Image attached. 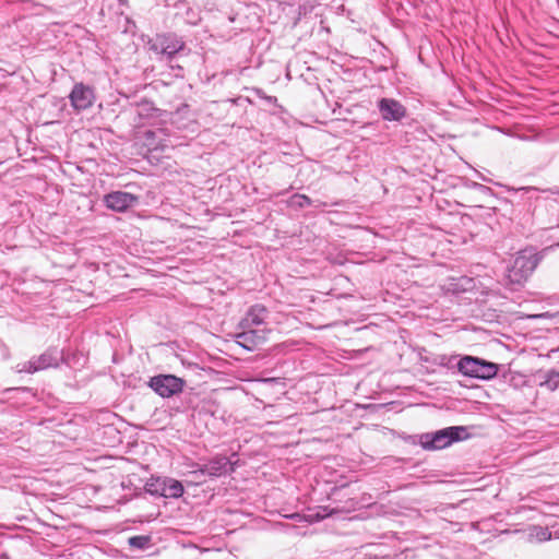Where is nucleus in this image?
Instances as JSON below:
<instances>
[{
  "label": "nucleus",
  "instance_id": "1",
  "mask_svg": "<svg viewBox=\"0 0 559 559\" xmlns=\"http://www.w3.org/2000/svg\"><path fill=\"white\" fill-rule=\"evenodd\" d=\"M442 289L445 296L455 299L459 304L475 302L484 306L483 311L499 312L500 314L508 312L513 314L512 311L503 308L510 304L506 297H501L492 289H479L477 287V281L473 277L465 275L449 277L442 285Z\"/></svg>",
  "mask_w": 559,
  "mask_h": 559
},
{
  "label": "nucleus",
  "instance_id": "2",
  "mask_svg": "<svg viewBox=\"0 0 559 559\" xmlns=\"http://www.w3.org/2000/svg\"><path fill=\"white\" fill-rule=\"evenodd\" d=\"M542 259V253L536 252L532 248H526L518 252L507 271L509 283L516 285L523 284L532 275Z\"/></svg>",
  "mask_w": 559,
  "mask_h": 559
},
{
  "label": "nucleus",
  "instance_id": "3",
  "mask_svg": "<svg viewBox=\"0 0 559 559\" xmlns=\"http://www.w3.org/2000/svg\"><path fill=\"white\" fill-rule=\"evenodd\" d=\"M467 428L464 426H450L433 432L419 436V443L424 450H441L452 443L468 438Z\"/></svg>",
  "mask_w": 559,
  "mask_h": 559
},
{
  "label": "nucleus",
  "instance_id": "4",
  "mask_svg": "<svg viewBox=\"0 0 559 559\" xmlns=\"http://www.w3.org/2000/svg\"><path fill=\"white\" fill-rule=\"evenodd\" d=\"M60 362L68 364V359L63 350H60L57 347H51L37 357H33L27 361L19 362L15 366V371L19 373H35L47 368H56Z\"/></svg>",
  "mask_w": 559,
  "mask_h": 559
},
{
  "label": "nucleus",
  "instance_id": "5",
  "mask_svg": "<svg viewBox=\"0 0 559 559\" xmlns=\"http://www.w3.org/2000/svg\"><path fill=\"white\" fill-rule=\"evenodd\" d=\"M146 45L151 51L166 56L167 59H173L186 48L183 39L175 33L156 34L147 39Z\"/></svg>",
  "mask_w": 559,
  "mask_h": 559
},
{
  "label": "nucleus",
  "instance_id": "6",
  "mask_svg": "<svg viewBox=\"0 0 559 559\" xmlns=\"http://www.w3.org/2000/svg\"><path fill=\"white\" fill-rule=\"evenodd\" d=\"M457 369L464 376L483 380H489L496 377L498 372L496 364L472 356L461 358L457 362Z\"/></svg>",
  "mask_w": 559,
  "mask_h": 559
},
{
  "label": "nucleus",
  "instance_id": "7",
  "mask_svg": "<svg viewBox=\"0 0 559 559\" xmlns=\"http://www.w3.org/2000/svg\"><path fill=\"white\" fill-rule=\"evenodd\" d=\"M148 386L164 399L182 392L185 380L174 374H157L150 379Z\"/></svg>",
  "mask_w": 559,
  "mask_h": 559
},
{
  "label": "nucleus",
  "instance_id": "8",
  "mask_svg": "<svg viewBox=\"0 0 559 559\" xmlns=\"http://www.w3.org/2000/svg\"><path fill=\"white\" fill-rule=\"evenodd\" d=\"M380 117L386 122H401L407 117V108L397 99L383 97L377 102Z\"/></svg>",
  "mask_w": 559,
  "mask_h": 559
},
{
  "label": "nucleus",
  "instance_id": "9",
  "mask_svg": "<svg viewBox=\"0 0 559 559\" xmlns=\"http://www.w3.org/2000/svg\"><path fill=\"white\" fill-rule=\"evenodd\" d=\"M235 471V463L225 455H216L200 467V474H207L210 478L225 476Z\"/></svg>",
  "mask_w": 559,
  "mask_h": 559
},
{
  "label": "nucleus",
  "instance_id": "10",
  "mask_svg": "<svg viewBox=\"0 0 559 559\" xmlns=\"http://www.w3.org/2000/svg\"><path fill=\"white\" fill-rule=\"evenodd\" d=\"M69 98L75 110H85L92 107L95 100L94 90L83 83H76L74 84Z\"/></svg>",
  "mask_w": 559,
  "mask_h": 559
},
{
  "label": "nucleus",
  "instance_id": "11",
  "mask_svg": "<svg viewBox=\"0 0 559 559\" xmlns=\"http://www.w3.org/2000/svg\"><path fill=\"white\" fill-rule=\"evenodd\" d=\"M168 133L164 128L145 129L139 132V139L147 151H164L167 147Z\"/></svg>",
  "mask_w": 559,
  "mask_h": 559
},
{
  "label": "nucleus",
  "instance_id": "12",
  "mask_svg": "<svg viewBox=\"0 0 559 559\" xmlns=\"http://www.w3.org/2000/svg\"><path fill=\"white\" fill-rule=\"evenodd\" d=\"M139 198L130 192L112 191L104 197L105 205L115 212H124L134 206Z\"/></svg>",
  "mask_w": 559,
  "mask_h": 559
},
{
  "label": "nucleus",
  "instance_id": "13",
  "mask_svg": "<svg viewBox=\"0 0 559 559\" xmlns=\"http://www.w3.org/2000/svg\"><path fill=\"white\" fill-rule=\"evenodd\" d=\"M185 492L183 486L181 481L173 478H167L163 483V487L160 489V496L165 498H180Z\"/></svg>",
  "mask_w": 559,
  "mask_h": 559
},
{
  "label": "nucleus",
  "instance_id": "14",
  "mask_svg": "<svg viewBox=\"0 0 559 559\" xmlns=\"http://www.w3.org/2000/svg\"><path fill=\"white\" fill-rule=\"evenodd\" d=\"M236 337L237 343L245 346L246 348H250V346L247 343L255 345L259 341L264 338L263 336L259 335V332L257 330L242 331L238 333Z\"/></svg>",
  "mask_w": 559,
  "mask_h": 559
},
{
  "label": "nucleus",
  "instance_id": "15",
  "mask_svg": "<svg viewBox=\"0 0 559 559\" xmlns=\"http://www.w3.org/2000/svg\"><path fill=\"white\" fill-rule=\"evenodd\" d=\"M540 386L549 391L559 389V371L554 369L547 371L544 380L540 382Z\"/></svg>",
  "mask_w": 559,
  "mask_h": 559
},
{
  "label": "nucleus",
  "instance_id": "16",
  "mask_svg": "<svg viewBox=\"0 0 559 559\" xmlns=\"http://www.w3.org/2000/svg\"><path fill=\"white\" fill-rule=\"evenodd\" d=\"M312 204V200L306 194H294L288 201V205L294 209H305Z\"/></svg>",
  "mask_w": 559,
  "mask_h": 559
},
{
  "label": "nucleus",
  "instance_id": "17",
  "mask_svg": "<svg viewBox=\"0 0 559 559\" xmlns=\"http://www.w3.org/2000/svg\"><path fill=\"white\" fill-rule=\"evenodd\" d=\"M129 545L133 548L144 550L151 545V537L148 535H135L129 538Z\"/></svg>",
  "mask_w": 559,
  "mask_h": 559
},
{
  "label": "nucleus",
  "instance_id": "18",
  "mask_svg": "<svg viewBox=\"0 0 559 559\" xmlns=\"http://www.w3.org/2000/svg\"><path fill=\"white\" fill-rule=\"evenodd\" d=\"M531 536L538 542H546L551 538V532L547 527L533 526L531 530Z\"/></svg>",
  "mask_w": 559,
  "mask_h": 559
},
{
  "label": "nucleus",
  "instance_id": "19",
  "mask_svg": "<svg viewBox=\"0 0 559 559\" xmlns=\"http://www.w3.org/2000/svg\"><path fill=\"white\" fill-rule=\"evenodd\" d=\"M159 109L155 108L152 103L145 102L138 106L140 117H155Z\"/></svg>",
  "mask_w": 559,
  "mask_h": 559
},
{
  "label": "nucleus",
  "instance_id": "20",
  "mask_svg": "<svg viewBox=\"0 0 559 559\" xmlns=\"http://www.w3.org/2000/svg\"><path fill=\"white\" fill-rule=\"evenodd\" d=\"M199 472L200 468L191 471L189 475L195 484H203L206 480L205 478L207 477V474H200Z\"/></svg>",
  "mask_w": 559,
  "mask_h": 559
},
{
  "label": "nucleus",
  "instance_id": "21",
  "mask_svg": "<svg viewBox=\"0 0 559 559\" xmlns=\"http://www.w3.org/2000/svg\"><path fill=\"white\" fill-rule=\"evenodd\" d=\"M255 94L262 98V99H265L269 104H276L277 103V98L275 96H269L266 95L262 90L260 88H257L255 90Z\"/></svg>",
  "mask_w": 559,
  "mask_h": 559
},
{
  "label": "nucleus",
  "instance_id": "22",
  "mask_svg": "<svg viewBox=\"0 0 559 559\" xmlns=\"http://www.w3.org/2000/svg\"><path fill=\"white\" fill-rule=\"evenodd\" d=\"M262 323H263L262 317H258V316L251 317V324L252 325L259 326Z\"/></svg>",
  "mask_w": 559,
  "mask_h": 559
},
{
  "label": "nucleus",
  "instance_id": "23",
  "mask_svg": "<svg viewBox=\"0 0 559 559\" xmlns=\"http://www.w3.org/2000/svg\"><path fill=\"white\" fill-rule=\"evenodd\" d=\"M514 191H531V190H536L535 188L533 187H521L519 189H513Z\"/></svg>",
  "mask_w": 559,
  "mask_h": 559
},
{
  "label": "nucleus",
  "instance_id": "24",
  "mask_svg": "<svg viewBox=\"0 0 559 559\" xmlns=\"http://www.w3.org/2000/svg\"><path fill=\"white\" fill-rule=\"evenodd\" d=\"M255 308H257V306L251 307V308L248 310L247 314H248V316L255 314V313H254V312H255Z\"/></svg>",
  "mask_w": 559,
  "mask_h": 559
},
{
  "label": "nucleus",
  "instance_id": "25",
  "mask_svg": "<svg viewBox=\"0 0 559 559\" xmlns=\"http://www.w3.org/2000/svg\"><path fill=\"white\" fill-rule=\"evenodd\" d=\"M72 2H73V0H63L61 3V7H68Z\"/></svg>",
  "mask_w": 559,
  "mask_h": 559
},
{
  "label": "nucleus",
  "instance_id": "26",
  "mask_svg": "<svg viewBox=\"0 0 559 559\" xmlns=\"http://www.w3.org/2000/svg\"><path fill=\"white\" fill-rule=\"evenodd\" d=\"M474 186L478 189H488L487 187H485L484 185H480V183H474Z\"/></svg>",
  "mask_w": 559,
  "mask_h": 559
},
{
  "label": "nucleus",
  "instance_id": "27",
  "mask_svg": "<svg viewBox=\"0 0 559 559\" xmlns=\"http://www.w3.org/2000/svg\"><path fill=\"white\" fill-rule=\"evenodd\" d=\"M248 319H249V318H248V317H246V318L240 322V325H241V326H245V324H243L245 322L248 324V322H249V320H248Z\"/></svg>",
  "mask_w": 559,
  "mask_h": 559
},
{
  "label": "nucleus",
  "instance_id": "28",
  "mask_svg": "<svg viewBox=\"0 0 559 559\" xmlns=\"http://www.w3.org/2000/svg\"><path fill=\"white\" fill-rule=\"evenodd\" d=\"M526 318H527V319H531L532 317H531V316H527Z\"/></svg>",
  "mask_w": 559,
  "mask_h": 559
},
{
  "label": "nucleus",
  "instance_id": "29",
  "mask_svg": "<svg viewBox=\"0 0 559 559\" xmlns=\"http://www.w3.org/2000/svg\"><path fill=\"white\" fill-rule=\"evenodd\" d=\"M555 314H559V310Z\"/></svg>",
  "mask_w": 559,
  "mask_h": 559
}]
</instances>
